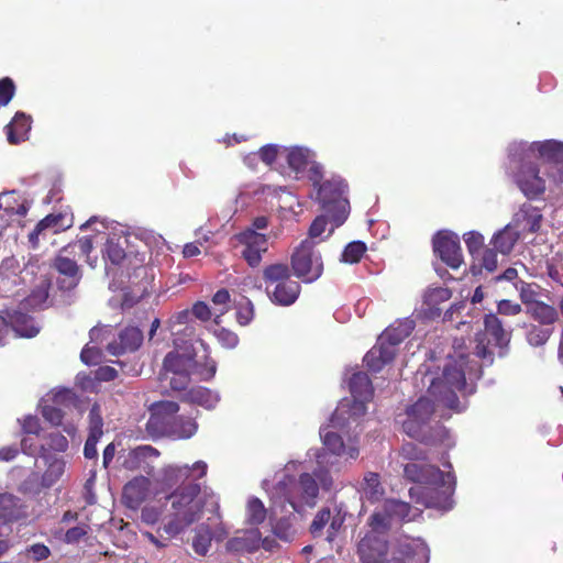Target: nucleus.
I'll use <instances>...</instances> for the list:
<instances>
[{
    "mask_svg": "<svg viewBox=\"0 0 563 563\" xmlns=\"http://www.w3.org/2000/svg\"><path fill=\"white\" fill-rule=\"evenodd\" d=\"M320 438L323 450L310 449L307 452L309 459L316 460V467L311 473L307 472L306 460H290L283 470L277 472L274 481L264 479L263 488L271 499L272 516L278 512L292 511L301 514L317 505L320 487L330 490L334 486L332 471L339 472L343 463L354 461L360 455V443L356 438L346 441L335 431L320 428Z\"/></svg>",
    "mask_w": 563,
    "mask_h": 563,
    "instance_id": "obj_1",
    "label": "nucleus"
},
{
    "mask_svg": "<svg viewBox=\"0 0 563 563\" xmlns=\"http://www.w3.org/2000/svg\"><path fill=\"white\" fill-rule=\"evenodd\" d=\"M492 354H445L441 374L431 372L438 362L437 354H430L424 368V378L429 382L428 396H422L404 415H398L405 433L410 438L424 440L430 418L435 406H444L457 412L465 406L457 394L471 395L475 391V382L482 376V368L493 362Z\"/></svg>",
    "mask_w": 563,
    "mask_h": 563,
    "instance_id": "obj_2",
    "label": "nucleus"
},
{
    "mask_svg": "<svg viewBox=\"0 0 563 563\" xmlns=\"http://www.w3.org/2000/svg\"><path fill=\"white\" fill-rule=\"evenodd\" d=\"M401 456L408 463L404 466L407 479L417 483L409 490L410 497L424 507L448 511L453 507L452 495L455 489V477L448 471L424 464L427 452L418 444L408 442L401 446Z\"/></svg>",
    "mask_w": 563,
    "mask_h": 563,
    "instance_id": "obj_3",
    "label": "nucleus"
},
{
    "mask_svg": "<svg viewBox=\"0 0 563 563\" xmlns=\"http://www.w3.org/2000/svg\"><path fill=\"white\" fill-rule=\"evenodd\" d=\"M352 398L342 399L330 418V423L322 428L335 431L346 441L356 438L358 441L360 427L367 415V402L373 398L374 389L368 376L355 372L349 378Z\"/></svg>",
    "mask_w": 563,
    "mask_h": 563,
    "instance_id": "obj_4",
    "label": "nucleus"
},
{
    "mask_svg": "<svg viewBox=\"0 0 563 563\" xmlns=\"http://www.w3.org/2000/svg\"><path fill=\"white\" fill-rule=\"evenodd\" d=\"M206 496L207 494H202L200 485L196 483L174 489L167 496L169 508L158 532L163 531L168 539L184 533L201 518Z\"/></svg>",
    "mask_w": 563,
    "mask_h": 563,
    "instance_id": "obj_5",
    "label": "nucleus"
},
{
    "mask_svg": "<svg viewBox=\"0 0 563 563\" xmlns=\"http://www.w3.org/2000/svg\"><path fill=\"white\" fill-rule=\"evenodd\" d=\"M217 371V363L209 354H166L163 361L161 380L174 390H184L191 376L200 380L211 379Z\"/></svg>",
    "mask_w": 563,
    "mask_h": 563,
    "instance_id": "obj_6",
    "label": "nucleus"
},
{
    "mask_svg": "<svg viewBox=\"0 0 563 563\" xmlns=\"http://www.w3.org/2000/svg\"><path fill=\"white\" fill-rule=\"evenodd\" d=\"M509 169L520 191L528 199H537L545 191V180L536 163L538 150L531 144L518 143L508 150Z\"/></svg>",
    "mask_w": 563,
    "mask_h": 563,
    "instance_id": "obj_7",
    "label": "nucleus"
},
{
    "mask_svg": "<svg viewBox=\"0 0 563 563\" xmlns=\"http://www.w3.org/2000/svg\"><path fill=\"white\" fill-rule=\"evenodd\" d=\"M179 407L173 401H159L152 406L146 422V431L151 437H170L189 439L196 434L198 424L192 418L175 416Z\"/></svg>",
    "mask_w": 563,
    "mask_h": 563,
    "instance_id": "obj_8",
    "label": "nucleus"
},
{
    "mask_svg": "<svg viewBox=\"0 0 563 563\" xmlns=\"http://www.w3.org/2000/svg\"><path fill=\"white\" fill-rule=\"evenodd\" d=\"M91 238L84 236L75 242L64 246L55 256L52 267L56 271V286L62 291H70L75 289L82 277L79 265L75 258L70 256H89L92 251Z\"/></svg>",
    "mask_w": 563,
    "mask_h": 563,
    "instance_id": "obj_9",
    "label": "nucleus"
},
{
    "mask_svg": "<svg viewBox=\"0 0 563 563\" xmlns=\"http://www.w3.org/2000/svg\"><path fill=\"white\" fill-rule=\"evenodd\" d=\"M264 289L269 300L282 307H288L298 299L301 286L291 279V269L286 263H272L262 271Z\"/></svg>",
    "mask_w": 563,
    "mask_h": 563,
    "instance_id": "obj_10",
    "label": "nucleus"
},
{
    "mask_svg": "<svg viewBox=\"0 0 563 563\" xmlns=\"http://www.w3.org/2000/svg\"><path fill=\"white\" fill-rule=\"evenodd\" d=\"M347 190V183L342 177L332 176L316 191V201L334 228L342 225L350 214Z\"/></svg>",
    "mask_w": 563,
    "mask_h": 563,
    "instance_id": "obj_11",
    "label": "nucleus"
},
{
    "mask_svg": "<svg viewBox=\"0 0 563 563\" xmlns=\"http://www.w3.org/2000/svg\"><path fill=\"white\" fill-rule=\"evenodd\" d=\"M76 404L75 394L68 388H56L47 393L38 402L44 419L53 426H63V430L70 438H75L77 426L73 422L63 423V407Z\"/></svg>",
    "mask_w": 563,
    "mask_h": 563,
    "instance_id": "obj_12",
    "label": "nucleus"
},
{
    "mask_svg": "<svg viewBox=\"0 0 563 563\" xmlns=\"http://www.w3.org/2000/svg\"><path fill=\"white\" fill-rule=\"evenodd\" d=\"M291 271L303 283H313L323 273L321 255L316 251V244L310 239H305L294 250L290 256Z\"/></svg>",
    "mask_w": 563,
    "mask_h": 563,
    "instance_id": "obj_13",
    "label": "nucleus"
},
{
    "mask_svg": "<svg viewBox=\"0 0 563 563\" xmlns=\"http://www.w3.org/2000/svg\"><path fill=\"white\" fill-rule=\"evenodd\" d=\"M421 509L411 507L408 503L397 499H386L380 509L376 510L369 519V528L387 531L394 525L415 520Z\"/></svg>",
    "mask_w": 563,
    "mask_h": 563,
    "instance_id": "obj_14",
    "label": "nucleus"
},
{
    "mask_svg": "<svg viewBox=\"0 0 563 563\" xmlns=\"http://www.w3.org/2000/svg\"><path fill=\"white\" fill-rule=\"evenodd\" d=\"M484 329L476 334L477 352H490L493 349L504 350L508 346L512 330L507 329L496 313H486Z\"/></svg>",
    "mask_w": 563,
    "mask_h": 563,
    "instance_id": "obj_15",
    "label": "nucleus"
},
{
    "mask_svg": "<svg viewBox=\"0 0 563 563\" xmlns=\"http://www.w3.org/2000/svg\"><path fill=\"white\" fill-rule=\"evenodd\" d=\"M208 465L203 461H197L191 466L184 465H167L159 472L155 478L157 485L161 486V492H167L180 487L179 485L189 478H201L206 475Z\"/></svg>",
    "mask_w": 563,
    "mask_h": 563,
    "instance_id": "obj_16",
    "label": "nucleus"
},
{
    "mask_svg": "<svg viewBox=\"0 0 563 563\" xmlns=\"http://www.w3.org/2000/svg\"><path fill=\"white\" fill-rule=\"evenodd\" d=\"M415 329L416 320L411 317L396 319L378 335L369 352H393L411 335Z\"/></svg>",
    "mask_w": 563,
    "mask_h": 563,
    "instance_id": "obj_17",
    "label": "nucleus"
},
{
    "mask_svg": "<svg viewBox=\"0 0 563 563\" xmlns=\"http://www.w3.org/2000/svg\"><path fill=\"white\" fill-rule=\"evenodd\" d=\"M159 452L151 445H139L135 448L122 449L118 461L122 470L129 472H144L151 474Z\"/></svg>",
    "mask_w": 563,
    "mask_h": 563,
    "instance_id": "obj_18",
    "label": "nucleus"
},
{
    "mask_svg": "<svg viewBox=\"0 0 563 563\" xmlns=\"http://www.w3.org/2000/svg\"><path fill=\"white\" fill-rule=\"evenodd\" d=\"M433 252L452 269L459 268L463 263L460 239L450 231H439L432 239Z\"/></svg>",
    "mask_w": 563,
    "mask_h": 563,
    "instance_id": "obj_19",
    "label": "nucleus"
},
{
    "mask_svg": "<svg viewBox=\"0 0 563 563\" xmlns=\"http://www.w3.org/2000/svg\"><path fill=\"white\" fill-rule=\"evenodd\" d=\"M532 147L538 150L539 158L550 166L548 176L555 183H563V143L554 140L533 142Z\"/></svg>",
    "mask_w": 563,
    "mask_h": 563,
    "instance_id": "obj_20",
    "label": "nucleus"
},
{
    "mask_svg": "<svg viewBox=\"0 0 563 563\" xmlns=\"http://www.w3.org/2000/svg\"><path fill=\"white\" fill-rule=\"evenodd\" d=\"M238 240L244 246L242 257L251 267H257L262 262V255L268 250L266 235L246 229L238 235Z\"/></svg>",
    "mask_w": 563,
    "mask_h": 563,
    "instance_id": "obj_21",
    "label": "nucleus"
},
{
    "mask_svg": "<svg viewBox=\"0 0 563 563\" xmlns=\"http://www.w3.org/2000/svg\"><path fill=\"white\" fill-rule=\"evenodd\" d=\"M385 531L371 528L361 539L357 553L362 563H376L378 559L386 555L387 542L384 538Z\"/></svg>",
    "mask_w": 563,
    "mask_h": 563,
    "instance_id": "obj_22",
    "label": "nucleus"
},
{
    "mask_svg": "<svg viewBox=\"0 0 563 563\" xmlns=\"http://www.w3.org/2000/svg\"><path fill=\"white\" fill-rule=\"evenodd\" d=\"M90 341L82 347L81 352L96 353L102 352V347L107 352H117V340L111 325L98 324L89 331Z\"/></svg>",
    "mask_w": 563,
    "mask_h": 563,
    "instance_id": "obj_23",
    "label": "nucleus"
},
{
    "mask_svg": "<svg viewBox=\"0 0 563 563\" xmlns=\"http://www.w3.org/2000/svg\"><path fill=\"white\" fill-rule=\"evenodd\" d=\"M263 544L265 549H271L268 540H262V534L257 528L239 531L235 537L227 543V549L231 552H252Z\"/></svg>",
    "mask_w": 563,
    "mask_h": 563,
    "instance_id": "obj_24",
    "label": "nucleus"
},
{
    "mask_svg": "<svg viewBox=\"0 0 563 563\" xmlns=\"http://www.w3.org/2000/svg\"><path fill=\"white\" fill-rule=\"evenodd\" d=\"M27 516V505L11 493L0 494V525H8Z\"/></svg>",
    "mask_w": 563,
    "mask_h": 563,
    "instance_id": "obj_25",
    "label": "nucleus"
},
{
    "mask_svg": "<svg viewBox=\"0 0 563 563\" xmlns=\"http://www.w3.org/2000/svg\"><path fill=\"white\" fill-rule=\"evenodd\" d=\"M151 481L146 476H136L123 487V503L132 509L137 508L150 495Z\"/></svg>",
    "mask_w": 563,
    "mask_h": 563,
    "instance_id": "obj_26",
    "label": "nucleus"
},
{
    "mask_svg": "<svg viewBox=\"0 0 563 563\" xmlns=\"http://www.w3.org/2000/svg\"><path fill=\"white\" fill-rule=\"evenodd\" d=\"M31 117L18 111L11 122L4 126L8 142L16 145L25 141L31 130Z\"/></svg>",
    "mask_w": 563,
    "mask_h": 563,
    "instance_id": "obj_27",
    "label": "nucleus"
},
{
    "mask_svg": "<svg viewBox=\"0 0 563 563\" xmlns=\"http://www.w3.org/2000/svg\"><path fill=\"white\" fill-rule=\"evenodd\" d=\"M117 352H137L144 342L143 331L136 325H126L118 333Z\"/></svg>",
    "mask_w": 563,
    "mask_h": 563,
    "instance_id": "obj_28",
    "label": "nucleus"
},
{
    "mask_svg": "<svg viewBox=\"0 0 563 563\" xmlns=\"http://www.w3.org/2000/svg\"><path fill=\"white\" fill-rule=\"evenodd\" d=\"M357 490L361 495V499L371 504L378 501L385 494V488L380 483V476L374 472L364 474Z\"/></svg>",
    "mask_w": 563,
    "mask_h": 563,
    "instance_id": "obj_29",
    "label": "nucleus"
},
{
    "mask_svg": "<svg viewBox=\"0 0 563 563\" xmlns=\"http://www.w3.org/2000/svg\"><path fill=\"white\" fill-rule=\"evenodd\" d=\"M176 347L181 352H206L208 344L206 341L195 333L192 327H186L184 333L175 340Z\"/></svg>",
    "mask_w": 563,
    "mask_h": 563,
    "instance_id": "obj_30",
    "label": "nucleus"
},
{
    "mask_svg": "<svg viewBox=\"0 0 563 563\" xmlns=\"http://www.w3.org/2000/svg\"><path fill=\"white\" fill-rule=\"evenodd\" d=\"M42 459L45 461L46 470L41 476V485L44 488H49L55 485L65 473L66 462L63 457L56 456H46Z\"/></svg>",
    "mask_w": 563,
    "mask_h": 563,
    "instance_id": "obj_31",
    "label": "nucleus"
},
{
    "mask_svg": "<svg viewBox=\"0 0 563 563\" xmlns=\"http://www.w3.org/2000/svg\"><path fill=\"white\" fill-rule=\"evenodd\" d=\"M10 319L11 329L19 336L33 338L38 333V328L35 325L34 320L29 314L20 311L8 313Z\"/></svg>",
    "mask_w": 563,
    "mask_h": 563,
    "instance_id": "obj_32",
    "label": "nucleus"
},
{
    "mask_svg": "<svg viewBox=\"0 0 563 563\" xmlns=\"http://www.w3.org/2000/svg\"><path fill=\"white\" fill-rule=\"evenodd\" d=\"M185 399L206 409H213L220 401V395L209 388L197 386L186 393Z\"/></svg>",
    "mask_w": 563,
    "mask_h": 563,
    "instance_id": "obj_33",
    "label": "nucleus"
},
{
    "mask_svg": "<svg viewBox=\"0 0 563 563\" xmlns=\"http://www.w3.org/2000/svg\"><path fill=\"white\" fill-rule=\"evenodd\" d=\"M68 449V440L59 432H51L44 435L40 444V456H55L53 453L65 452Z\"/></svg>",
    "mask_w": 563,
    "mask_h": 563,
    "instance_id": "obj_34",
    "label": "nucleus"
},
{
    "mask_svg": "<svg viewBox=\"0 0 563 563\" xmlns=\"http://www.w3.org/2000/svg\"><path fill=\"white\" fill-rule=\"evenodd\" d=\"M519 240V233L510 225H506L503 230L494 234L492 244L499 253L507 255L511 253L515 244Z\"/></svg>",
    "mask_w": 563,
    "mask_h": 563,
    "instance_id": "obj_35",
    "label": "nucleus"
},
{
    "mask_svg": "<svg viewBox=\"0 0 563 563\" xmlns=\"http://www.w3.org/2000/svg\"><path fill=\"white\" fill-rule=\"evenodd\" d=\"M527 313L542 324H552L558 319V312L554 307L542 301L533 302L528 307Z\"/></svg>",
    "mask_w": 563,
    "mask_h": 563,
    "instance_id": "obj_36",
    "label": "nucleus"
},
{
    "mask_svg": "<svg viewBox=\"0 0 563 563\" xmlns=\"http://www.w3.org/2000/svg\"><path fill=\"white\" fill-rule=\"evenodd\" d=\"M267 509L257 497H250L245 507V521L249 525L257 526L266 519Z\"/></svg>",
    "mask_w": 563,
    "mask_h": 563,
    "instance_id": "obj_37",
    "label": "nucleus"
},
{
    "mask_svg": "<svg viewBox=\"0 0 563 563\" xmlns=\"http://www.w3.org/2000/svg\"><path fill=\"white\" fill-rule=\"evenodd\" d=\"M212 536L210 525L201 523L195 530L192 549L199 555H206L211 547Z\"/></svg>",
    "mask_w": 563,
    "mask_h": 563,
    "instance_id": "obj_38",
    "label": "nucleus"
},
{
    "mask_svg": "<svg viewBox=\"0 0 563 563\" xmlns=\"http://www.w3.org/2000/svg\"><path fill=\"white\" fill-rule=\"evenodd\" d=\"M2 198V210L7 216H21L24 217L27 213V206L25 205V201H22L20 203H16L19 194L15 190H12L10 192L1 194Z\"/></svg>",
    "mask_w": 563,
    "mask_h": 563,
    "instance_id": "obj_39",
    "label": "nucleus"
},
{
    "mask_svg": "<svg viewBox=\"0 0 563 563\" xmlns=\"http://www.w3.org/2000/svg\"><path fill=\"white\" fill-rule=\"evenodd\" d=\"M308 158V151L300 147H294L287 154V163L289 167L297 173L306 170L310 163Z\"/></svg>",
    "mask_w": 563,
    "mask_h": 563,
    "instance_id": "obj_40",
    "label": "nucleus"
},
{
    "mask_svg": "<svg viewBox=\"0 0 563 563\" xmlns=\"http://www.w3.org/2000/svg\"><path fill=\"white\" fill-rule=\"evenodd\" d=\"M365 252H366V245L364 242H361V241L351 242L345 246V249L342 253V261L344 263H350V264L358 263Z\"/></svg>",
    "mask_w": 563,
    "mask_h": 563,
    "instance_id": "obj_41",
    "label": "nucleus"
},
{
    "mask_svg": "<svg viewBox=\"0 0 563 563\" xmlns=\"http://www.w3.org/2000/svg\"><path fill=\"white\" fill-rule=\"evenodd\" d=\"M124 249L112 240L107 241L103 249V257L113 265H121L125 258Z\"/></svg>",
    "mask_w": 563,
    "mask_h": 563,
    "instance_id": "obj_42",
    "label": "nucleus"
},
{
    "mask_svg": "<svg viewBox=\"0 0 563 563\" xmlns=\"http://www.w3.org/2000/svg\"><path fill=\"white\" fill-rule=\"evenodd\" d=\"M525 227L529 232L534 233L541 227L542 214L537 208L531 206L521 209Z\"/></svg>",
    "mask_w": 563,
    "mask_h": 563,
    "instance_id": "obj_43",
    "label": "nucleus"
},
{
    "mask_svg": "<svg viewBox=\"0 0 563 563\" xmlns=\"http://www.w3.org/2000/svg\"><path fill=\"white\" fill-rule=\"evenodd\" d=\"M550 335V329L532 325L527 332V341L531 346L539 347L542 346L549 340Z\"/></svg>",
    "mask_w": 563,
    "mask_h": 563,
    "instance_id": "obj_44",
    "label": "nucleus"
},
{
    "mask_svg": "<svg viewBox=\"0 0 563 563\" xmlns=\"http://www.w3.org/2000/svg\"><path fill=\"white\" fill-rule=\"evenodd\" d=\"M103 421L101 417V409L98 404H95L89 411V435L101 438L103 434Z\"/></svg>",
    "mask_w": 563,
    "mask_h": 563,
    "instance_id": "obj_45",
    "label": "nucleus"
},
{
    "mask_svg": "<svg viewBox=\"0 0 563 563\" xmlns=\"http://www.w3.org/2000/svg\"><path fill=\"white\" fill-rule=\"evenodd\" d=\"M16 86L12 78L0 79V108L7 107L15 96Z\"/></svg>",
    "mask_w": 563,
    "mask_h": 563,
    "instance_id": "obj_46",
    "label": "nucleus"
},
{
    "mask_svg": "<svg viewBox=\"0 0 563 563\" xmlns=\"http://www.w3.org/2000/svg\"><path fill=\"white\" fill-rule=\"evenodd\" d=\"M273 530L277 538L286 542L292 540L296 536V529L294 528L289 518H283L278 520Z\"/></svg>",
    "mask_w": 563,
    "mask_h": 563,
    "instance_id": "obj_47",
    "label": "nucleus"
},
{
    "mask_svg": "<svg viewBox=\"0 0 563 563\" xmlns=\"http://www.w3.org/2000/svg\"><path fill=\"white\" fill-rule=\"evenodd\" d=\"M394 354H365L364 363L372 372H379L383 367L390 363Z\"/></svg>",
    "mask_w": 563,
    "mask_h": 563,
    "instance_id": "obj_48",
    "label": "nucleus"
},
{
    "mask_svg": "<svg viewBox=\"0 0 563 563\" xmlns=\"http://www.w3.org/2000/svg\"><path fill=\"white\" fill-rule=\"evenodd\" d=\"M466 247L472 256H475L484 250V236L476 231H470L464 234Z\"/></svg>",
    "mask_w": 563,
    "mask_h": 563,
    "instance_id": "obj_49",
    "label": "nucleus"
},
{
    "mask_svg": "<svg viewBox=\"0 0 563 563\" xmlns=\"http://www.w3.org/2000/svg\"><path fill=\"white\" fill-rule=\"evenodd\" d=\"M307 169V177L309 181L312 184L314 190L317 191L320 186L323 185V166L320 163L311 162L309 163Z\"/></svg>",
    "mask_w": 563,
    "mask_h": 563,
    "instance_id": "obj_50",
    "label": "nucleus"
},
{
    "mask_svg": "<svg viewBox=\"0 0 563 563\" xmlns=\"http://www.w3.org/2000/svg\"><path fill=\"white\" fill-rule=\"evenodd\" d=\"M214 335L223 349H234L239 343L238 335L234 332L224 328H221L218 331H216Z\"/></svg>",
    "mask_w": 563,
    "mask_h": 563,
    "instance_id": "obj_51",
    "label": "nucleus"
},
{
    "mask_svg": "<svg viewBox=\"0 0 563 563\" xmlns=\"http://www.w3.org/2000/svg\"><path fill=\"white\" fill-rule=\"evenodd\" d=\"M42 485L41 479L36 473L29 475L19 487V490L23 494L37 495L41 492Z\"/></svg>",
    "mask_w": 563,
    "mask_h": 563,
    "instance_id": "obj_52",
    "label": "nucleus"
},
{
    "mask_svg": "<svg viewBox=\"0 0 563 563\" xmlns=\"http://www.w3.org/2000/svg\"><path fill=\"white\" fill-rule=\"evenodd\" d=\"M522 307L518 302L508 299H501L497 302V316L514 317L521 313Z\"/></svg>",
    "mask_w": 563,
    "mask_h": 563,
    "instance_id": "obj_53",
    "label": "nucleus"
},
{
    "mask_svg": "<svg viewBox=\"0 0 563 563\" xmlns=\"http://www.w3.org/2000/svg\"><path fill=\"white\" fill-rule=\"evenodd\" d=\"M330 519L331 512L329 509L324 508L318 511L310 527L311 533L313 536L320 534L325 525L330 521Z\"/></svg>",
    "mask_w": 563,
    "mask_h": 563,
    "instance_id": "obj_54",
    "label": "nucleus"
},
{
    "mask_svg": "<svg viewBox=\"0 0 563 563\" xmlns=\"http://www.w3.org/2000/svg\"><path fill=\"white\" fill-rule=\"evenodd\" d=\"M328 221H330L329 217L323 212V214L318 216L311 223L309 228V238L314 239L319 238L327 229Z\"/></svg>",
    "mask_w": 563,
    "mask_h": 563,
    "instance_id": "obj_55",
    "label": "nucleus"
},
{
    "mask_svg": "<svg viewBox=\"0 0 563 563\" xmlns=\"http://www.w3.org/2000/svg\"><path fill=\"white\" fill-rule=\"evenodd\" d=\"M49 231L42 224L41 220L37 222L33 231L27 235L29 243L33 250L38 249L41 238L45 239Z\"/></svg>",
    "mask_w": 563,
    "mask_h": 563,
    "instance_id": "obj_56",
    "label": "nucleus"
},
{
    "mask_svg": "<svg viewBox=\"0 0 563 563\" xmlns=\"http://www.w3.org/2000/svg\"><path fill=\"white\" fill-rule=\"evenodd\" d=\"M482 267L487 272H494L497 268V253L495 249H484L482 251Z\"/></svg>",
    "mask_w": 563,
    "mask_h": 563,
    "instance_id": "obj_57",
    "label": "nucleus"
},
{
    "mask_svg": "<svg viewBox=\"0 0 563 563\" xmlns=\"http://www.w3.org/2000/svg\"><path fill=\"white\" fill-rule=\"evenodd\" d=\"M88 533V527L77 526L66 531L64 541L73 544L79 542Z\"/></svg>",
    "mask_w": 563,
    "mask_h": 563,
    "instance_id": "obj_58",
    "label": "nucleus"
},
{
    "mask_svg": "<svg viewBox=\"0 0 563 563\" xmlns=\"http://www.w3.org/2000/svg\"><path fill=\"white\" fill-rule=\"evenodd\" d=\"M278 155V148L276 145L268 144L264 145L258 151V156L262 162H264L267 165H272L276 162Z\"/></svg>",
    "mask_w": 563,
    "mask_h": 563,
    "instance_id": "obj_59",
    "label": "nucleus"
},
{
    "mask_svg": "<svg viewBox=\"0 0 563 563\" xmlns=\"http://www.w3.org/2000/svg\"><path fill=\"white\" fill-rule=\"evenodd\" d=\"M521 287L519 288V296L521 301L528 307H531L533 302H538L536 299L537 292L532 289L531 285L520 282Z\"/></svg>",
    "mask_w": 563,
    "mask_h": 563,
    "instance_id": "obj_60",
    "label": "nucleus"
},
{
    "mask_svg": "<svg viewBox=\"0 0 563 563\" xmlns=\"http://www.w3.org/2000/svg\"><path fill=\"white\" fill-rule=\"evenodd\" d=\"M191 313L199 320L206 322L211 319V310L205 301H196L192 305Z\"/></svg>",
    "mask_w": 563,
    "mask_h": 563,
    "instance_id": "obj_61",
    "label": "nucleus"
},
{
    "mask_svg": "<svg viewBox=\"0 0 563 563\" xmlns=\"http://www.w3.org/2000/svg\"><path fill=\"white\" fill-rule=\"evenodd\" d=\"M22 430L27 435H37L41 430L40 419L34 416H26L22 421Z\"/></svg>",
    "mask_w": 563,
    "mask_h": 563,
    "instance_id": "obj_62",
    "label": "nucleus"
},
{
    "mask_svg": "<svg viewBox=\"0 0 563 563\" xmlns=\"http://www.w3.org/2000/svg\"><path fill=\"white\" fill-rule=\"evenodd\" d=\"M62 220V214L49 213L41 222L51 233L55 234L59 231Z\"/></svg>",
    "mask_w": 563,
    "mask_h": 563,
    "instance_id": "obj_63",
    "label": "nucleus"
},
{
    "mask_svg": "<svg viewBox=\"0 0 563 563\" xmlns=\"http://www.w3.org/2000/svg\"><path fill=\"white\" fill-rule=\"evenodd\" d=\"M161 518V511L153 506H147L142 509L141 519L148 525H155Z\"/></svg>",
    "mask_w": 563,
    "mask_h": 563,
    "instance_id": "obj_64",
    "label": "nucleus"
}]
</instances>
